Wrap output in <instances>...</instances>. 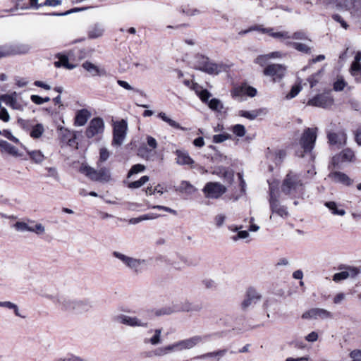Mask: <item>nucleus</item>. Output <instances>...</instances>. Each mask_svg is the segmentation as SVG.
Returning a JSON list of instances; mask_svg holds the SVG:
<instances>
[{
  "label": "nucleus",
  "instance_id": "4c0bfd02",
  "mask_svg": "<svg viewBox=\"0 0 361 361\" xmlns=\"http://www.w3.org/2000/svg\"><path fill=\"white\" fill-rule=\"evenodd\" d=\"M27 153L30 159L36 164H40L44 159L43 153L39 150L28 151Z\"/></svg>",
  "mask_w": 361,
  "mask_h": 361
},
{
  "label": "nucleus",
  "instance_id": "603ef678",
  "mask_svg": "<svg viewBox=\"0 0 361 361\" xmlns=\"http://www.w3.org/2000/svg\"><path fill=\"white\" fill-rule=\"evenodd\" d=\"M290 39L310 41V39L307 37L306 33L302 31H298L294 32L293 35H290Z\"/></svg>",
  "mask_w": 361,
  "mask_h": 361
},
{
  "label": "nucleus",
  "instance_id": "bb28decb",
  "mask_svg": "<svg viewBox=\"0 0 361 361\" xmlns=\"http://www.w3.org/2000/svg\"><path fill=\"white\" fill-rule=\"evenodd\" d=\"M82 68L89 72L92 76L103 75H105L106 72L104 69L99 68L98 66L90 61H85L82 65Z\"/></svg>",
  "mask_w": 361,
  "mask_h": 361
},
{
  "label": "nucleus",
  "instance_id": "0eeeda50",
  "mask_svg": "<svg viewBox=\"0 0 361 361\" xmlns=\"http://www.w3.org/2000/svg\"><path fill=\"white\" fill-rule=\"evenodd\" d=\"M112 255L114 257L122 262L123 264H125L128 269L134 271L136 273L141 272L142 266L147 263L145 259L131 257L118 251H114Z\"/></svg>",
  "mask_w": 361,
  "mask_h": 361
},
{
  "label": "nucleus",
  "instance_id": "13d9d810",
  "mask_svg": "<svg viewBox=\"0 0 361 361\" xmlns=\"http://www.w3.org/2000/svg\"><path fill=\"white\" fill-rule=\"evenodd\" d=\"M1 134H2L4 137H6L7 139H8L9 140H11L13 142H16V143L19 142V140L17 137H16L15 136H13L12 135L11 132L8 130H4Z\"/></svg>",
  "mask_w": 361,
  "mask_h": 361
},
{
  "label": "nucleus",
  "instance_id": "6ab92c4d",
  "mask_svg": "<svg viewBox=\"0 0 361 361\" xmlns=\"http://www.w3.org/2000/svg\"><path fill=\"white\" fill-rule=\"evenodd\" d=\"M147 334H151L152 336L144 338L143 342L145 344L157 345L162 343V329H151L147 331Z\"/></svg>",
  "mask_w": 361,
  "mask_h": 361
},
{
  "label": "nucleus",
  "instance_id": "e2e57ef3",
  "mask_svg": "<svg viewBox=\"0 0 361 361\" xmlns=\"http://www.w3.org/2000/svg\"><path fill=\"white\" fill-rule=\"evenodd\" d=\"M318 337V334L316 331H312L305 337V339L308 342L313 343L317 341Z\"/></svg>",
  "mask_w": 361,
  "mask_h": 361
},
{
  "label": "nucleus",
  "instance_id": "cd10ccee",
  "mask_svg": "<svg viewBox=\"0 0 361 361\" xmlns=\"http://www.w3.org/2000/svg\"><path fill=\"white\" fill-rule=\"evenodd\" d=\"M226 352L227 350L226 349H223L214 352L207 353L195 357V359L205 360L208 358H214L216 361H219L220 359L226 355Z\"/></svg>",
  "mask_w": 361,
  "mask_h": 361
},
{
  "label": "nucleus",
  "instance_id": "2f4dec72",
  "mask_svg": "<svg viewBox=\"0 0 361 361\" xmlns=\"http://www.w3.org/2000/svg\"><path fill=\"white\" fill-rule=\"evenodd\" d=\"M90 116V112L86 109L79 111L75 116V125L83 126L87 123Z\"/></svg>",
  "mask_w": 361,
  "mask_h": 361
},
{
  "label": "nucleus",
  "instance_id": "f3484780",
  "mask_svg": "<svg viewBox=\"0 0 361 361\" xmlns=\"http://www.w3.org/2000/svg\"><path fill=\"white\" fill-rule=\"evenodd\" d=\"M104 128V123L102 118H93L86 130V136L89 138L93 137L94 136L101 134L103 133Z\"/></svg>",
  "mask_w": 361,
  "mask_h": 361
},
{
  "label": "nucleus",
  "instance_id": "9b49d317",
  "mask_svg": "<svg viewBox=\"0 0 361 361\" xmlns=\"http://www.w3.org/2000/svg\"><path fill=\"white\" fill-rule=\"evenodd\" d=\"M226 190V186L219 182H209L202 190L205 197L211 199L219 198Z\"/></svg>",
  "mask_w": 361,
  "mask_h": 361
},
{
  "label": "nucleus",
  "instance_id": "338daca9",
  "mask_svg": "<svg viewBox=\"0 0 361 361\" xmlns=\"http://www.w3.org/2000/svg\"><path fill=\"white\" fill-rule=\"evenodd\" d=\"M147 142L149 147H150L152 149H156L157 147V142L152 136H147Z\"/></svg>",
  "mask_w": 361,
  "mask_h": 361
},
{
  "label": "nucleus",
  "instance_id": "3c124183",
  "mask_svg": "<svg viewBox=\"0 0 361 361\" xmlns=\"http://www.w3.org/2000/svg\"><path fill=\"white\" fill-rule=\"evenodd\" d=\"M145 166L144 165L140 164H135L131 167L130 170L129 171L128 177H130L132 175L137 173L139 172H142L145 171Z\"/></svg>",
  "mask_w": 361,
  "mask_h": 361
},
{
  "label": "nucleus",
  "instance_id": "0e129e2a",
  "mask_svg": "<svg viewBox=\"0 0 361 361\" xmlns=\"http://www.w3.org/2000/svg\"><path fill=\"white\" fill-rule=\"evenodd\" d=\"M9 47L8 45L0 46V58L9 56Z\"/></svg>",
  "mask_w": 361,
  "mask_h": 361
},
{
  "label": "nucleus",
  "instance_id": "5701e85b",
  "mask_svg": "<svg viewBox=\"0 0 361 361\" xmlns=\"http://www.w3.org/2000/svg\"><path fill=\"white\" fill-rule=\"evenodd\" d=\"M266 34L281 42H285V43L290 39V33L289 32L286 30L279 31L274 27H269V30H266Z\"/></svg>",
  "mask_w": 361,
  "mask_h": 361
},
{
  "label": "nucleus",
  "instance_id": "f8f14e48",
  "mask_svg": "<svg viewBox=\"0 0 361 361\" xmlns=\"http://www.w3.org/2000/svg\"><path fill=\"white\" fill-rule=\"evenodd\" d=\"M14 228L18 231L32 232L37 235H42L45 232V228L42 224H36L32 220H27V221H17L14 224Z\"/></svg>",
  "mask_w": 361,
  "mask_h": 361
},
{
  "label": "nucleus",
  "instance_id": "1a4fd4ad",
  "mask_svg": "<svg viewBox=\"0 0 361 361\" xmlns=\"http://www.w3.org/2000/svg\"><path fill=\"white\" fill-rule=\"evenodd\" d=\"M128 130V123L125 120L116 122L114 125L113 140L111 145L113 146H121L124 142Z\"/></svg>",
  "mask_w": 361,
  "mask_h": 361
},
{
  "label": "nucleus",
  "instance_id": "49530a36",
  "mask_svg": "<svg viewBox=\"0 0 361 361\" xmlns=\"http://www.w3.org/2000/svg\"><path fill=\"white\" fill-rule=\"evenodd\" d=\"M340 154L344 162L352 161L355 157L353 152L350 149H345L343 150Z\"/></svg>",
  "mask_w": 361,
  "mask_h": 361
},
{
  "label": "nucleus",
  "instance_id": "72a5a7b5",
  "mask_svg": "<svg viewBox=\"0 0 361 361\" xmlns=\"http://www.w3.org/2000/svg\"><path fill=\"white\" fill-rule=\"evenodd\" d=\"M286 45L288 47H292L295 49L297 51L305 53V54H310L311 48L304 43L300 42H293L290 41H287L286 42Z\"/></svg>",
  "mask_w": 361,
  "mask_h": 361
},
{
  "label": "nucleus",
  "instance_id": "7ed1b4c3",
  "mask_svg": "<svg viewBox=\"0 0 361 361\" xmlns=\"http://www.w3.org/2000/svg\"><path fill=\"white\" fill-rule=\"evenodd\" d=\"M282 192L292 197H299L303 192V184L300 176L293 172L288 173L284 178L282 185Z\"/></svg>",
  "mask_w": 361,
  "mask_h": 361
},
{
  "label": "nucleus",
  "instance_id": "5fc2aeb1",
  "mask_svg": "<svg viewBox=\"0 0 361 361\" xmlns=\"http://www.w3.org/2000/svg\"><path fill=\"white\" fill-rule=\"evenodd\" d=\"M239 115L244 118H248L250 120L255 119L257 116L258 113L256 111H240L239 112Z\"/></svg>",
  "mask_w": 361,
  "mask_h": 361
},
{
  "label": "nucleus",
  "instance_id": "58836bf2",
  "mask_svg": "<svg viewBox=\"0 0 361 361\" xmlns=\"http://www.w3.org/2000/svg\"><path fill=\"white\" fill-rule=\"evenodd\" d=\"M350 73L356 82H361V66L351 65Z\"/></svg>",
  "mask_w": 361,
  "mask_h": 361
},
{
  "label": "nucleus",
  "instance_id": "774afa93",
  "mask_svg": "<svg viewBox=\"0 0 361 361\" xmlns=\"http://www.w3.org/2000/svg\"><path fill=\"white\" fill-rule=\"evenodd\" d=\"M355 139L357 145H361V127L355 131Z\"/></svg>",
  "mask_w": 361,
  "mask_h": 361
},
{
  "label": "nucleus",
  "instance_id": "aec40b11",
  "mask_svg": "<svg viewBox=\"0 0 361 361\" xmlns=\"http://www.w3.org/2000/svg\"><path fill=\"white\" fill-rule=\"evenodd\" d=\"M331 171L328 175V178L334 183H341L345 185H350L353 183L352 180L344 173L340 171Z\"/></svg>",
  "mask_w": 361,
  "mask_h": 361
},
{
  "label": "nucleus",
  "instance_id": "4be33fe9",
  "mask_svg": "<svg viewBox=\"0 0 361 361\" xmlns=\"http://www.w3.org/2000/svg\"><path fill=\"white\" fill-rule=\"evenodd\" d=\"M0 100H2L3 102L13 109L20 111L23 109V106L17 101V93L16 92L11 94L0 96Z\"/></svg>",
  "mask_w": 361,
  "mask_h": 361
},
{
  "label": "nucleus",
  "instance_id": "f03ea898",
  "mask_svg": "<svg viewBox=\"0 0 361 361\" xmlns=\"http://www.w3.org/2000/svg\"><path fill=\"white\" fill-rule=\"evenodd\" d=\"M149 310L144 311L141 317L130 315L127 314H118L114 317V320L118 324H123L131 328L147 329L149 326V319L146 317L149 316Z\"/></svg>",
  "mask_w": 361,
  "mask_h": 361
},
{
  "label": "nucleus",
  "instance_id": "20e7f679",
  "mask_svg": "<svg viewBox=\"0 0 361 361\" xmlns=\"http://www.w3.org/2000/svg\"><path fill=\"white\" fill-rule=\"evenodd\" d=\"M193 66L195 69L209 75H218L224 68L223 64L214 63L202 54L195 56Z\"/></svg>",
  "mask_w": 361,
  "mask_h": 361
},
{
  "label": "nucleus",
  "instance_id": "7c9ffc66",
  "mask_svg": "<svg viewBox=\"0 0 361 361\" xmlns=\"http://www.w3.org/2000/svg\"><path fill=\"white\" fill-rule=\"evenodd\" d=\"M0 148L1 149V150L8 153L12 156H21V154L18 152V149L15 146L12 145L11 144L8 143L5 140H0Z\"/></svg>",
  "mask_w": 361,
  "mask_h": 361
},
{
  "label": "nucleus",
  "instance_id": "864d4df0",
  "mask_svg": "<svg viewBox=\"0 0 361 361\" xmlns=\"http://www.w3.org/2000/svg\"><path fill=\"white\" fill-rule=\"evenodd\" d=\"M109 156H110V153L106 148H105V147L101 148L99 150V162L106 161L109 158Z\"/></svg>",
  "mask_w": 361,
  "mask_h": 361
},
{
  "label": "nucleus",
  "instance_id": "de8ad7c7",
  "mask_svg": "<svg viewBox=\"0 0 361 361\" xmlns=\"http://www.w3.org/2000/svg\"><path fill=\"white\" fill-rule=\"evenodd\" d=\"M302 87L300 84L295 85L292 87L290 91L286 94V98L287 99H290L295 97L299 92L301 91Z\"/></svg>",
  "mask_w": 361,
  "mask_h": 361
},
{
  "label": "nucleus",
  "instance_id": "f704fd0d",
  "mask_svg": "<svg viewBox=\"0 0 361 361\" xmlns=\"http://www.w3.org/2000/svg\"><path fill=\"white\" fill-rule=\"evenodd\" d=\"M324 205L334 215L344 216L345 211L343 209H338V204L333 201L326 202Z\"/></svg>",
  "mask_w": 361,
  "mask_h": 361
},
{
  "label": "nucleus",
  "instance_id": "ddd939ff",
  "mask_svg": "<svg viewBox=\"0 0 361 361\" xmlns=\"http://www.w3.org/2000/svg\"><path fill=\"white\" fill-rule=\"evenodd\" d=\"M269 189H270L269 204H270V209L272 212V214H276L282 218H286L289 214L287 208L285 206L281 204L277 197L274 194V190L273 188L270 187Z\"/></svg>",
  "mask_w": 361,
  "mask_h": 361
},
{
  "label": "nucleus",
  "instance_id": "f257e3e1",
  "mask_svg": "<svg viewBox=\"0 0 361 361\" xmlns=\"http://www.w3.org/2000/svg\"><path fill=\"white\" fill-rule=\"evenodd\" d=\"M56 302L63 311L82 314L88 312L91 308L89 302L71 299L64 296H58Z\"/></svg>",
  "mask_w": 361,
  "mask_h": 361
},
{
  "label": "nucleus",
  "instance_id": "b1692460",
  "mask_svg": "<svg viewBox=\"0 0 361 361\" xmlns=\"http://www.w3.org/2000/svg\"><path fill=\"white\" fill-rule=\"evenodd\" d=\"M233 93L234 95L237 97L247 95L250 97H253L257 94V90L247 84H243L235 88Z\"/></svg>",
  "mask_w": 361,
  "mask_h": 361
},
{
  "label": "nucleus",
  "instance_id": "6e6d98bb",
  "mask_svg": "<svg viewBox=\"0 0 361 361\" xmlns=\"http://www.w3.org/2000/svg\"><path fill=\"white\" fill-rule=\"evenodd\" d=\"M269 59L267 54L259 55L255 59V63L259 64L260 66H264Z\"/></svg>",
  "mask_w": 361,
  "mask_h": 361
},
{
  "label": "nucleus",
  "instance_id": "79ce46f5",
  "mask_svg": "<svg viewBox=\"0 0 361 361\" xmlns=\"http://www.w3.org/2000/svg\"><path fill=\"white\" fill-rule=\"evenodd\" d=\"M0 307L13 310L16 316L23 317L19 312L18 307L10 301L0 302Z\"/></svg>",
  "mask_w": 361,
  "mask_h": 361
},
{
  "label": "nucleus",
  "instance_id": "4468645a",
  "mask_svg": "<svg viewBox=\"0 0 361 361\" xmlns=\"http://www.w3.org/2000/svg\"><path fill=\"white\" fill-rule=\"evenodd\" d=\"M262 299L261 294L253 288H249L245 294V299L241 303V307L245 310L256 305Z\"/></svg>",
  "mask_w": 361,
  "mask_h": 361
},
{
  "label": "nucleus",
  "instance_id": "a18cd8bd",
  "mask_svg": "<svg viewBox=\"0 0 361 361\" xmlns=\"http://www.w3.org/2000/svg\"><path fill=\"white\" fill-rule=\"evenodd\" d=\"M149 176H144L141 177L138 180L131 182L128 184V188H138L142 186L145 183H146L149 180Z\"/></svg>",
  "mask_w": 361,
  "mask_h": 361
},
{
  "label": "nucleus",
  "instance_id": "a19ab883",
  "mask_svg": "<svg viewBox=\"0 0 361 361\" xmlns=\"http://www.w3.org/2000/svg\"><path fill=\"white\" fill-rule=\"evenodd\" d=\"M179 190L180 192H184L188 194H191L195 191V188L188 181L183 180L181 182Z\"/></svg>",
  "mask_w": 361,
  "mask_h": 361
},
{
  "label": "nucleus",
  "instance_id": "473e14b6",
  "mask_svg": "<svg viewBox=\"0 0 361 361\" xmlns=\"http://www.w3.org/2000/svg\"><path fill=\"white\" fill-rule=\"evenodd\" d=\"M158 117L160 118L163 121L167 123L171 127L180 129L181 130H187L188 129L186 128L182 127L178 122L170 118L167 116L166 113L164 112H160L158 114Z\"/></svg>",
  "mask_w": 361,
  "mask_h": 361
},
{
  "label": "nucleus",
  "instance_id": "bf43d9fd",
  "mask_svg": "<svg viewBox=\"0 0 361 361\" xmlns=\"http://www.w3.org/2000/svg\"><path fill=\"white\" fill-rule=\"evenodd\" d=\"M198 95L203 102H207L209 98L211 97V94L207 90H201L198 93Z\"/></svg>",
  "mask_w": 361,
  "mask_h": 361
},
{
  "label": "nucleus",
  "instance_id": "393cba45",
  "mask_svg": "<svg viewBox=\"0 0 361 361\" xmlns=\"http://www.w3.org/2000/svg\"><path fill=\"white\" fill-rule=\"evenodd\" d=\"M328 139L330 144L342 147L346 143L347 135L343 132L330 133L328 134Z\"/></svg>",
  "mask_w": 361,
  "mask_h": 361
},
{
  "label": "nucleus",
  "instance_id": "a878e982",
  "mask_svg": "<svg viewBox=\"0 0 361 361\" xmlns=\"http://www.w3.org/2000/svg\"><path fill=\"white\" fill-rule=\"evenodd\" d=\"M8 47L10 56L26 54L31 49L30 46L26 44H10Z\"/></svg>",
  "mask_w": 361,
  "mask_h": 361
},
{
  "label": "nucleus",
  "instance_id": "6e6552de",
  "mask_svg": "<svg viewBox=\"0 0 361 361\" xmlns=\"http://www.w3.org/2000/svg\"><path fill=\"white\" fill-rule=\"evenodd\" d=\"M317 128H306L300 140V145L304 150V152H311L314 148L317 140Z\"/></svg>",
  "mask_w": 361,
  "mask_h": 361
},
{
  "label": "nucleus",
  "instance_id": "423d86ee",
  "mask_svg": "<svg viewBox=\"0 0 361 361\" xmlns=\"http://www.w3.org/2000/svg\"><path fill=\"white\" fill-rule=\"evenodd\" d=\"M209 335H196L185 339L178 341L171 345L173 352L190 350L209 338Z\"/></svg>",
  "mask_w": 361,
  "mask_h": 361
},
{
  "label": "nucleus",
  "instance_id": "c9c22d12",
  "mask_svg": "<svg viewBox=\"0 0 361 361\" xmlns=\"http://www.w3.org/2000/svg\"><path fill=\"white\" fill-rule=\"evenodd\" d=\"M44 132V126L41 123H37L32 127L30 135L34 139H38L43 135Z\"/></svg>",
  "mask_w": 361,
  "mask_h": 361
},
{
  "label": "nucleus",
  "instance_id": "4d7b16f0",
  "mask_svg": "<svg viewBox=\"0 0 361 361\" xmlns=\"http://www.w3.org/2000/svg\"><path fill=\"white\" fill-rule=\"evenodd\" d=\"M345 87V82L343 79H338L334 84V89L336 91H341Z\"/></svg>",
  "mask_w": 361,
  "mask_h": 361
},
{
  "label": "nucleus",
  "instance_id": "680f3d73",
  "mask_svg": "<svg viewBox=\"0 0 361 361\" xmlns=\"http://www.w3.org/2000/svg\"><path fill=\"white\" fill-rule=\"evenodd\" d=\"M352 361H361V350H355L350 353Z\"/></svg>",
  "mask_w": 361,
  "mask_h": 361
},
{
  "label": "nucleus",
  "instance_id": "412c9836",
  "mask_svg": "<svg viewBox=\"0 0 361 361\" xmlns=\"http://www.w3.org/2000/svg\"><path fill=\"white\" fill-rule=\"evenodd\" d=\"M175 154L176 155V163L180 166H190L191 168H193V164L195 163L194 160L190 157L188 152L185 150L177 149L175 152Z\"/></svg>",
  "mask_w": 361,
  "mask_h": 361
},
{
  "label": "nucleus",
  "instance_id": "c756f323",
  "mask_svg": "<svg viewBox=\"0 0 361 361\" xmlns=\"http://www.w3.org/2000/svg\"><path fill=\"white\" fill-rule=\"evenodd\" d=\"M104 32V26L101 24L97 23L90 27L88 30V37L90 39L98 38L103 35Z\"/></svg>",
  "mask_w": 361,
  "mask_h": 361
},
{
  "label": "nucleus",
  "instance_id": "37998d69",
  "mask_svg": "<svg viewBox=\"0 0 361 361\" xmlns=\"http://www.w3.org/2000/svg\"><path fill=\"white\" fill-rule=\"evenodd\" d=\"M209 107L214 111H220L223 109V104L221 102L216 98L212 99L208 102Z\"/></svg>",
  "mask_w": 361,
  "mask_h": 361
},
{
  "label": "nucleus",
  "instance_id": "39448f33",
  "mask_svg": "<svg viewBox=\"0 0 361 361\" xmlns=\"http://www.w3.org/2000/svg\"><path fill=\"white\" fill-rule=\"evenodd\" d=\"M80 171L93 181L109 183L112 180L111 171L106 167L96 170L90 166L82 165Z\"/></svg>",
  "mask_w": 361,
  "mask_h": 361
},
{
  "label": "nucleus",
  "instance_id": "9d476101",
  "mask_svg": "<svg viewBox=\"0 0 361 361\" xmlns=\"http://www.w3.org/2000/svg\"><path fill=\"white\" fill-rule=\"evenodd\" d=\"M286 73V67L283 64L273 63L268 65L263 71L265 76L272 78L274 82H280L285 76Z\"/></svg>",
  "mask_w": 361,
  "mask_h": 361
},
{
  "label": "nucleus",
  "instance_id": "052dcab7",
  "mask_svg": "<svg viewBox=\"0 0 361 361\" xmlns=\"http://www.w3.org/2000/svg\"><path fill=\"white\" fill-rule=\"evenodd\" d=\"M332 18H333L335 21H336V22L339 23L341 24V25L343 28H345V29H347V28H348V24L345 23V21L343 19V18H342L340 15H338V14H334V15H333V16H332Z\"/></svg>",
  "mask_w": 361,
  "mask_h": 361
},
{
  "label": "nucleus",
  "instance_id": "c03bdc74",
  "mask_svg": "<svg viewBox=\"0 0 361 361\" xmlns=\"http://www.w3.org/2000/svg\"><path fill=\"white\" fill-rule=\"evenodd\" d=\"M180 262H174L173 263V266L175 269L180 270L184 269L185 267H188L190 265V262H188V259L183 256H180L179 257Z\"/></svg>",
  "mask_w": 361,
  "mask_h": 361
},
{
  "label": "nucleus",
  "instance_id": "2eb2a0df",
  "mask_svg": "<svg viewBox=\"0 0 361 361\" xmlns=\"http://www.w3.org/2000/svg\"><path fill=\"white\" fill-rule=\"evenodd\" d=\"M331 317L332 314L329 311L322 308H312L302 314L304 319H324Z\"/></svg>",
  "mask_w": 361,
  "mask_h": 361
},
{
  "label": "nucleus",
  "instance_id": "ea45409f",
  "mask_svg": "<svg viewBox=\"0 0 361 361\" xmlns=\"http://www.w3.org/2000/svg\"><path fill=\"white\" fill-rule=\"evenodd\" d=\"M343 163H344V161H343L342 157L339 153L332 157L331 164L329 166V169H341L342 167Z\"/></svg>",
  "mask_w": 361,
  "mask_h": 361
},
{
  "label": "nucleus",
  "instance_id": "09e8293b",
  "mask_svg": "<svg viewBox=\"0 0 361 361\" xmlns=\"http://www.w3.org/2000/svg\"><path fill=\"white\" fill-rule=\"evenodd\" d=\"M231 137V135L228 133H224L221 134L214 135L213 136V142L214 143H221L227 140H229Z\"/></svg>",
  "mask_w": 361,
  "mask_h": 361
},
{
  "label": "nucleus",
  "instance_id": "e433bc0d",
  "mask_svg": "<svg viewBox=\"0 0 361 361\" xmlns=\"http://www.w3.org/2000/svg\"><path fill=\"white\" fill-rule=\"evenodd\" d=\"M171 345H167L165 346H161L156 348L153 351V355L156 357H161L168 355L169 353H172Z\"/></svg>",
  "mask_w": 361,
  "mask_h": 361
},
{
  "label": "nucleus",
  "instance_id": "c85d7f7f",
  "mask_svg": "<svg viewBox=\"0 0 361 361\" xmlns=\"http://www.w3.org/2000/svg\"><path fill=\"white\" fill-rule=\"evenodd\" d=\"M56 58L59 59V61L54 62V66L56 68L63 66L67 69L71 70L75 67V65L69 63L68 58L65 54H58L56 55Z\"/></svg>",
  "mask_w": 361,
  "mask_h": 361
},
{
  "label": "nucleus",
  "instance_id": "dca6fc26",
  "mask_svg": "<svg viewBox=\"0 0 361 361\" xmlns=\"http://www.w3.org/2000/svg\"><path fill=\"white\" fill-rule=\"evenodd\" d=\"M334 100L332 97L327 94H320L310 99L307 104L316 107L327 108L332 105Z\"/></svg>",
  "mask_w": 361,
  "mask_h": 361
},
{
  "label": "nucleus",
  "instance_id": "8fccbe9b",
  "mask_svg": "<svg viewBox=\"0 0 361 361\" xmlns=\"http://www.w3.org/2000/svg\"><path fill=\"white\" fill-rule=\"evenodd\" d=\"M233 133L238 137H243L245 135L246 130L243 125L236 124L232 127Z\"/></svg>",
  "mask_w": 361,
  "mask_h": 361
},
{
  "label": "nucleus",
  "instance_id": "a211bd4d",
  "mask_svg": "<svg viewBox=\"0 0 361 361\" xmlns=\"http://www.w3.org/2000/svg\"><path fill=\"white\" fill-rule=\"evenodd\" d=\"M360 273V269L354 267H348L343 271L336 273L333 276L335 282H339L348 278H354Z\"/></svg>",
  "mask_w": 361,
  "mask_h": 361
},
{
  "label": "nucleus",
  "instance_id": "69168bd1",
  "mask_svg": "<svg viewBox=\"0 0 361 361\" xmlns=\"http://www.w3.org/2000/svg\"><path fill=\"white\" fill-rule=\"evenodd\" d=\"M0 119L4 122H8L10 120V116L5 108L0 111Z\"/></svg>",
  "mask_w": 361,
  "mask_h": 361
}]
</instances>
